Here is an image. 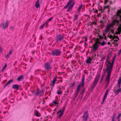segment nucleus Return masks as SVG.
<instances>
[{"mask_svg": "<svg viewBox=\"0 0 121 121\" xmlns=\"http://www.w3.org/2000/svg\"><path fill=\"white\" fill-rule=\"evenodd\" d=\"M85 40L86 41L87 40V39L86 38H85Z\"/></svg>", "mask_w": 121, "mask_h": 121, "instance_id": "obj_42", "label": "nucleus"}, {"mask_svg": "<svg viewBox=\"0 0 121 121\" xmlns=\"http://www.w3.org/2000/svg\"><path fill=\"white\" fill-rule=\"evenodd\" d=\"M117 32H116L117 34H119L120 32H121V24L119 26L118 28L117 29Z\"/></svg>", "mask_w": 121, "mask_h": 121, "instance_id": "obj_13", "label": "nucleus"}, {"mask_svg": "<svg viewBox=\"0 0 121 121\" xmlns=\"http://www.w3.org/2000/svg\"><path fill=\"white\" fill-rule=\"evenodd\" d=\"M81 85V84H80L78 86L77 90V91H78V92L79 91L80 89V86Z\"/></svg>", "mask_w": 121, "mask_h": 121, "instance_id": "obj_23", "label": "nucleus"}, {"mask_svg": "<svg viewBox=\"0 0 121 121\" xmlns=\"http://www.w3.org/2000/svg\"><path fill=\"white\" fill-rule=\"evenodd\" d=\"M52 19V17H51L48 20V21H50Z\"/></svg>", "mask_w": 121, "mask_h": 121, "instance_id": "obj_35", "label": "nucleus"}, {"mask_svg": "<svg viewBox=\"0 0 121 121\" xmlns=\"http://www.w3.org/2000/svg\"><path fill=\"white\" fill-rule=\"evenodd\" d=\"M45 24V23H44L43 25H42L40 27V29H42L43 28Z\"/></svg>", "mask_w": 121, "mask_h": 121, "instance_id": "obj_32", "label": "nucleus"}, {"mask_svg": "<svg viewBox=\"0 0 121 121\" xmlns=\"http://www.w3.org/2000/svg\"><path fill=\"white\" fill-rule=\"evenodd\" d=\"M45 69L47 70H49L50 69V67L49 64L47 63L45 65Z\"/></svg>", "mask_w": 121, "mask_h": 121, "instance_id": "obj_12", "label": "nucleus"}, {"mask_svg": "<svg viewBox=\"0 0 121 121\" xmlns=\"http://www.w3.org/2000/svg\"><path fill=\"white\" fill-rule=\"evenodd\" d=\"M78 92H78V91H77V93H76V95H78Z\"/></svg>", "mask_w": 121, "mask_h": 121, "instance_id": "obj_39", "label": "nucleus"}, {"mask_svg": "<svg viewBox=\"0 0 121 121\" xmlns=\"http://www.w3.org/2000/svg\"><path fill=\"white\" fill-rule=\"evenodd\" d=\"M121 82V77L119 78V79L118 80V83L119 84H120Z\"/></svg>", "mask_w": 121, "mask_h": 121, "instance_id": "obj_25", "label": "nucleus"}, {"mask_svg": "<svg viewBox=\"0 0 121 121\" xmlns=\"http://www.w3.org/2000/svg\"><path fill=\"white\" fill-rule=\"evenodd\" d=\"M23 78V76L22 75H21L18 77L17 80L18 81H20Z\"/></svg>", "mask_w": 121, "mask_h": 121, "instance_id": "obj_20", "label": "nucleus"}, {"mask_svg": "<svg viewBox=\"0 0 121 121\" xmlns=\"http://www.w3.org/2000/svg\"><path fill=\"white\" fill-rule=\"evenodd\" d=\"M11 52H10L9 54H7V55H6V57H7V58H9V56L10 55V54H11Z\"/></svg>", "mask_w": 121, "mask_h": 121, "instance_id": "obj_27", "label": "nucleus"}, {"mask_svg": "<svg viewBox=\"0 0 121 121\" xmlns=\"http://www.w3.org/2000/svg\"><path fill=\"white\" fill-rule=\"evenodd\" d=\"M12 87L13 88L17 90H18L19 89L18 86L16 84L13 85L12 86Z\"/></svg>", "mask_w": 121, "mask_h": 121, "instance_id": "obj_15", "label": "nucleus"}, {"mask_svg": "<svg viewBox=\"0 0 121 121\" xmlns=\"http://www.w3.org/2000/svg\"><path fill=\"white\" fill-rule=\"evenodd\" d=\"M118 121H119V120H118Z\"/></svg>", "mask_w": 121, "mask_h": 121, "instance_id": "obj_43", "label": "nucleus"}, {"mask_svg": "<svg viewBox=\"0 0 121 121\" xmlns=\"http://www.w3.org/2000/svg\"><path fill=\"white\" fill-rule=\"evenodd\" d=\"M92 60V59L91 58L89 57L86 60V62L87 63H90Z\"/></svg>", "mask_w": 121, "mask_h": 121, "instance_id": "obj_21", "label": "nucleus"}, {"mask_svg": "<svg viewBox=\"0 0 121 121\" xmlns=\"http://www.w3.org/2000/svg\"><path fill=\"white\" fill-rule=\"evenodd\" d=\"M82 7V6H80L79 8H78V12L80 11L81 10V8Z\"/></svg>", "mask_w": 121, "mask_h": 121, "instance_id": "obj_33", "label": "nucleus"}, {"mask_svg": "<svg viewBox=\"0 0 121 121\" xmlns=\"http://www.w3.org/2000/svg\"><path fill=\"white\" fill-rule=\"evenodd\" d=\"M7 67V65L6 64H5L3 66V69H2V70H3L4 69H5Z\"/></svg>", "mask_w": 121, "mask_h": 121, "instance_id": "obj_30", "label": "nucleus"}, {"mask_svg": "<svg viewBox=\"0 0 121 121\" xmlns=\"http://www.w3.org/2000/svg\"><path fill=\"white\" fill-rule=\"evenodd\" d=\"M100 42H96L95 44H93L92 46V48L93 50L95 51H96L98 47V43H99Z\"/></svg>", "mask_w": 121, "mask_h": 121, "instance_id": "obj_7", "label": "nucleus"}, {"mask_svg": "<svg viewBox=\"0 0 121 121\" xmlns=\"http://www.w3.org/2000/svg\"><path fill=\"white\" fill-rule=\"evenodd\" d=\"M84 80L85 78L84 77H83L82 78V87H83L84 85Z\"/></svg>", "mask_w": 121, "mask_h": 121, "instance_id": "obj_22", "label": "nucleus"}, {"mask_svg": "<svg viewBox=\"0 0 121 121\" xmlns=\"http://www.w3.org/2000/svg\"><path fill=\"white\" fill-rule=\"evenodd\" d=\"M107 44H110V43L109 42H108V43Z\"/></svg>", "mask_w": 121, "mask_h": 121, "instance_id": "obj_40", "label": "nucleus"}, {"mask_svg": "<svg viewBox=\"0 0 121 121\" xmlns=\"http://www.w3.org/2000/svg\"><path fill=\"white\" fill-rule=\"evenodd\" d=\"M56 80V76H55L53 81H52V83H53V86H54L55 84V82Z\"/></svg>", "mask_w": 121, "mask_h": 121, "instance_id": "obj_17", "label": "nucleus"}, {"mask_svg": "<svg viewBox=\"0 0 121 121\" xmlns=\"http://www.w3.org/2000/svg\"><path fill=\"white\" fill-rule=\"evenodd\" d=\"M35 6L36 8H39L40 7L39 0H37L35 4Z\"/></svg>", "mask_w": 121, "mask_h": 121, "instance_id": "obj_10", "label": "nucleus"}, {"mask_svg": "<svg viewBox=\"0 0 121 121\" xmlns=\"http://www.w3.org/2000/svg\"><path fill=\"white\" fill-rule=\"evenodd\" d=\"M98 81V80H95L94 82V84L92 85V87H95L97 84V82Z\"/></svg>", "mask_w": 121, "mask_h": 121, "instance_id": "obj_19", "label": "nucleus"}, {"mask_svg": "<svg viewBox=\"0 0 121 121\" xmlns=\"http://www.w3.org/2000/svg\"><path fill=\"white\" fill-rule=\"evenodd\" d=\"M83 117V119L84 121H87L88 117V112L87 111H86L84 112Z\"/></svg>", "mask_w": 121, "mask_h": 121, "instance_id": "obj_5", "label": "nucleus"}, {"mask_svg": "<svg viewBox=\"0 0 121 121\" xmlns=\"http://www.w3.org/2000/svg\"><path fill=\"white\" fill-rule=\"evenodd\" d=\"M103 76L102 78V79H101V81H100V82H101V81H102V79H103Z\"/></svg>", "mask_w": 121, "mask_h": 121, "instance_id": "obj_41", "label": "nucleus"}, {"mask_svg": "<svg viewBox=\"0 0 121 121\" xmlns=\"http://www.w3.org/2000/svg\"><path fill=\"white\" fill-rule=\"evenodd\" d=\"M2 50V48L1 47H0V51Z\"/></svg>", "mask_w": 121, "mask_h": 121, "instance_id": "obj_37", "label": "nucleus"}, {"mask_svg": "<svg viewBox=\"0 0 121 121\" xmlns=\"http://www.w3.org/2000/svg\"><path fill=\"white\" fill-rule=\"evenodd\" d=\"M61 52L59 50H56L52 52V54L54 55H59L60 54Z\"/></svg>", "mask_w": 121, "mask_h": 121, "instance_id": "obj_8", "label": "nucleus"}, {"mask_svg": "<svg viewBox=\"0 0 121 121\" xmlns=\"http://www.w3.org/2000/svg\"><path fill=\"white\" fill-rule=\"evenodd\" d=\"M34 114L37 117H39L40 116V114L38 113V111L37 110H35L34 112Z\"/></svg>", "mask_w": 121, "mask_h": 121, "instance_id": "obj_18", "label": "nucleus"}, {"mask_svg": "<svg viewBox=\"0 0 121 121\" xmlns=\"http://www.w3.org/2000/svg\"><path fill=\"white\" fill-rule=\"evenodd\" d=\"M64 111V109L62 108L57 112V117L58 118H60L63 115Z\"/></svg>", "mask_w": 121, "mask_h": 121, "instance_id": "obj_4", "label": "nucleus"}, {"mask_svg": "<svg viewBox=\"0 0 121 121\" xmlns=\"http://www.w3.org/2000/svg\"><path fill=\"white\" fill-rule=\"evenodd\" d=\"M121 52V49L120 50V51H119V54Z\"/></svg>", "mask_w": 121, "mask_h": 121, "instance_id": "obj_38", "label": "nucleus"}, {"mask_svg": "<svg viewBox=\"0 0 121 121\" xmlns=\"http://www.w3.org/2000/svg\"><path fill=\"white\" fill-rule=\"evenodd\" d=\"M114 116H113L112 117V121H114Z\"/></svg>", "mask_w": 121, "mask_h": 121, "instance_id": "obj_36", "label": "nucleus"}, {"mask_svg": "<svg viewBox=\"0 0 121 121\" xmlns=\"http://www.w3.org/2000/svg\"><path fill=\"white\" fill-rule=\"evenodd\" d=\"M116 14L119 17L120 19V20L121 21V9L117 11Z\"/></svg>", "mask_w": 121, "mask_h": 121, "instance_id": "obj_9", "label": "nucleus"}, {"mask_svg": "<svg viewBox=\"0 0 121 121\" xmlns=\"http://www.w3.org/2000/svg\"><path fill=\"white\" fill-rule=\"evenodd\" d=\"M13 81V79H11L9 80L7 82L6 84V85L11 83Z\"/></svg>", "mask_w": 121, "mask_h": 121, "instance_id": "obj_24", "label": "nucleus"}, {"mask_svg": "<svg viewBox=\"0 0 121 121\" xmlns=\"http://www.w3.org/2000/svg\"><path fill=\"white\" fill-rule=\"evenodd\" d=\"M118 21L117 20H115L113 21L112 23L110 24H108L106 28V30L104 31L106 33H107L108 32L111 27H112L115 24H118Z\"/></svg>", "mask_w": 121, "mask_h": 121, "instance_id": "obj_3", "label": "nucleus"}, {"mask_svg": "<svg viewBox=\"0 0 121 121\" xmlns=\"http://www.w3.org/2000/svg\"><path fill=\"white\" fill-rule=\"evenodd\" d=\"M8 21H7L6 20L3 23L2 25V28L4 29H5L8 27Z\"/></svg>", "mask_w": 121, "mask_h": 121, "instance_id": "obj_6", "label": "nucleus"}, {"mask_svg": "<svg viewBox=\"0 0 121 121\" xmlns=\"http://www.w3.org/2000/svg\"><path fill=\"white\" fill-rule=\"evenodd\" d=\"M72 1V0H69V1L67 3V5L64 7V8H66L68 7L69 5Z\"/></svg>", "mask_w": 121, "mask_h": 121, "instance_id": "obj_14", "label": "nucleus"}, {"mask_svg": "<svg viewBox=\"0 0 121 121\" xmlns=\"http://www.w3.org/2000/svg\"><path fill=\"white\" fill-rule=\"evenodd\" d=\"M57 93L58 94H60L62 93V92L60 91L59 90L57 91Z\"/></svg>", "mask_w": 121, "mask_h": 121, "instance_id": "obj_29", "label": "nucleus"}, {"mask_svg": "<svg viewBox=\"0 0 121 121\" xmlns=\"http://www.w3.org/2000/svg\"><path fill=\"white\" fill-rule=\"evenodd\" d=\"M108 36L111 39H112V40L114 41L112 43H113L115 44V46H117L118 44H117V43H115V42L117 41H118L119 40V39L117 36H116L114 35L112 33V35L110 34V33L108 35Z\"/></svg>", "mask_w": 121, "mask_h": 121, "instance_id": "obj_2", "label": "nucleus"}, {"mask_svg": "<svg viewBox=\"0 0 121 121\" xmlns=\"http://www.w3.org/2000/svg\"><path fill=\"white\" fill-rule=\"evenodd\" d=\"M75 4V3L73 2V3L70 5L69 9H68L67 11H68L71 9Z\"/></svg>", "mask_w": 121, "mask_h": 121, "instance_id": "obj_16", "label": "nucleus"}, {"mask_svg": "<svg viewBox=\"0 0 121 121\" xmlns=\"http://www.w3.org/2000/svg\"><path fill=\"white\" fill-rule=\"evenodd\" d=\"M105 44L106 43L104 41H103L101 43V44L102 46H104V45H105Z\"/></svg>", "mask_w": 121, "mask_h": 121, "instance_id": "obj_26", "label": "nucleus"}, {"mask_svg": "<svg viewBox=\"0 0 121 121\" xmlns=\"http://www.w3.org/2000/svg\"><path fill=\"white\" fill-rule=\"evenodd\" d=\"M107 60L106 65L107 66L106 71L108 72V74L106 77V80L108 84L110 79V74L112 72L113 65L114 63V60L112 61L111 63Z\"/></svg>", "mask_w": 121, "mask_h": 121, "instance_id": "obj_1", "label": "nucleus"}, {"mask_svg": "<svg viewBox=\"0 0 121 121\" xmlns=\"http://www.w3.org/2000/svg\"><path fill=\"white\" fill-rule=\"evenodd\" d=\"M75 83H73L71 84V85L70 86V87H72L73 86H74L75 85Z\"/></svg>", "mask_w": 121, "mask_h": 121, "instance_id": "obj_28", "label": "nucleus"}, {"mask_svg": "<svg viewBox=\"0 0 121 121\" xmlns=\"http://www.w3.org/2000/svg\"><path fill=\"white\" fill-rule=\"evenodd\" d=\"M121 116V113L119 114L118 116L117 117V119L118 120H119V119Z\"/></svg>", "mask_w": 121, "mask_h": 121, "instance_id": "obj_31", "label": "nucleus"}, {"mask_svg": "<svg viewBox=\"0 0 121 121\" xmlns=\"http://www.w3.org/2000/svg\"><path fill=\"white\" fill-rule=\"evenodd\" d=\"M54 103L55 104H58V102H57L56 101H55V100L53 101Z\"/></svg>", "mask_w": 121, "mask_h": 121, "instance_id": "obj_34", "label": "nucleus"}, {"mask_svg": "<svg viewBox=\"0 0 121 121\" xmlns=\"http://www.w3.org/2000/svg\"><path fill=\"white\" fill-rule=\"evenodd\" d=\"M108 91L109 90L107 89L105 92L104 96L103 98V102H104V101L105 99H106Z\"/></svg>", "mask_w": 121, "mask_h": 121, "instance_id": "obj_11", "label": "nucleus"}]
</instances>
